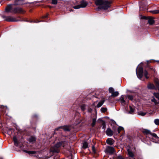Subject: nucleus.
Instances as JSON below:
<instances>
[{"label": "nucleus", "mask_w": 159, "mask_h": 159, "mask_svg": "<svg viewBox=\"0 0 159 159\" xmlns=\"http://www.w3.org/2000/svg\"><path fill=\"white\" fill-rule=\"evenodd\" d=\"M111 2L104 0H96L95 3L97 6H100L101 7L105 9H107L110 7Z\"/></svg>", "instance_id": "1"}, {"label": "nucleus", "mask_w": 159, "mask_h": 159, "mask_svg": "<svg viewBox=\"0 0 159 159\" xmlns=\"http://www.w3.org/2000/svg\"><path fill=\"white\" fill-rule=\"evenodd\" d=\"M136 72L138 77L140 79H141L142 77L143 73L146 78L148 79V77L147 76L148 72L146 70H144L143 71V68L142 67H139L138 70L137 69Z\"/></svg>", "instance_id": "2"}, {"label": "nucleus", "mask_w": 159, "mask_h": 159, "mask_svg": "<svg viewBox=\"0 0 159 159\" xmlns=\"http://www.w3.org/2000/svg\"><path fill=\"white\" fill-rule=\"evenodd\" d=\"M62 144L61 143L59 142L54 146H52L50 149V151L52 152H58L59 151V148Z\"/></svg>", "instance_id": "3"}, {"label": "nucleus", "mask_w": 159, "mask_h": 159, "mask_svg": "<svg viewBox=\"0 0 159 159\" xmlns=\"http://www.w3.org/2000/svg\"><path fill=\"white\" fill-rule=\"evenodd\" d=\"M88 3L87 2L82 0L80 2V4L73 7V8L75 9H78L80 8H84L86 7L88 5Z\"/></svg>", "instance_id": "4"}, {"label": "nucleus", "mask_w": 159, "mask_h": 159, "mask_svg": "<svg viewBox=\"0 0 159 159\" xmlns=\"http://www.w3.org/2000/svg\"><path fill=\"white\" fill-rule=\"evenodd\" d=\"M105 152L106 153H109L110 155H112L115 152L114 148L112 147L107 146L105 150Z\"/></svg>", "instance_id": "5"}, {"label": "nucleus", "mask_w": 159, "mask_h": 159, "mask_svg": "<svg viewBox=\"0 0 159 159\" xmlns=\"http://www.w3.org/2000/svg\"><path fill=\"white\" fill-rule=\"evenodd\" d=\"M106 134L108 136H112L113 134V131L110 128H108L106 131Z\"/></svg>", "instance_id": "6"}, {"label": "nucleus", "mask_w": 159, "mask_h": 159, "mask_svg": "<svg viewBox=\"0 0 159 159\" xmlns=\"http://www.w3.org/2000/svg\"><path fill=\"white\" fill-rule=\"evenodd\" d=\"M127 151L129 156L130 157V159H135L134 157V155L133 153L129 149L127 150Z\"/></svg>", "instance_id": "7"}, {"label": "nucleus", "mask_w": 159, "mask_h": 159, "mask_svg": "<svg viewBox=\"0 0 159 159\" xmlns=\"http://www.w3.org/2000/svg\"><path fill=\"white\" fill-rule=\"evenodd\" d=\"M147 87L149 89H156V87L154 84L150 83L148 84Z\"/></svg>", "instance_id": "8"}, {"label": "nucleus", "mask_w": 159, "mask_h": 159, "mask_svg": "<svg viewBox=\"0 0 159 159\" xmlns=\"http://www.w3.org/2000/svg\"><path fill=\"white\" fill-rule=\"evenodd\" d=\"M106 142L108 144L111 145L114 143V142L113 139L111 138H108L106 140Z\"/></svg>", "instance_id": "9"}, {"label": "nucleus", "mask_w": 159, "mask_h": 159, "mask_svg": "<svg viewBox=\"0 0 159 159\" xmlns=\"http://www.w3.org/2000/svg\"><path fill=\"white\" fill-rule=\"evenodd\" d=\"M5 20L8 21H15L14 19L12 17L10 16L6 17Z\"/></svg>", "instance_id": "10"}, {"label": "nucleus", "mask_w": 159, "mask_h": 159, "mask_svg": "<svg viewBox=\"0 0 159 159\" xmlns=\"http://www.w3.org/2000/svg\"><path fill=\"white\" fill-rule=\"evenodd\" d=\"M129 113L130 114H133V112H134L135 111V109L134 108V106H129Z\"/></svg>", "instance_id": "11"}, {"label": "nucleus", "mask_w": 159, "mask_h": 159, "mask_svg": "<svg viewBox=\"0 0 159 159\" xmlns=\"http://www.w3.org/2000/svg\"><path fill=\"white\" fill-rule=\"evenodd\" d=\"M120 101L121 103L123 104H126V102L124 99V96L122 95L120 98Z\"/></svg>", "instance_id": "12"}, {"label": "nucleus", "mask_w": 159, "mask_h": 159, "mask_svg": "<svg viewBox=\"0 0 159 159\" xmlns=\"http://www.w3.org/2000/svg\"><path fill=\"white\" fill-rule=\"evenodd\" d=\"M60 128H61L63 130H65V131H69L70 130L69 127H68L67 126H64V127H61L60 128H57L56 129L58 130V129H59Z\"/></svg>", "instance_id": "13"}, {"label": "nucleus", "mask_w": 159, "mask_h": 159, "mask_svg": "<svg viewBox=\"0 0 159 159\" xmlns=\"http://www.w3.org/2000/svg\"><path fill=\"white\" fill-rule=\"evenodd\" d=\"M148 20V23L150 25H152L154 23V20L151 17H149Z\"/></svg>", "instance_id": "14"}, {"label": "nucleus", "mask_w": 159, "mask_h": 159, "mask_svg": "<svg viewBox=\"0 0 159 159\" xmlns=\"http://www.w3.org/2000/svg\"><path fill=\"white\" fill-rule=\"evenodd\" d=\"M36 140V139L34 137H31L29 139V142L31 143H34L35 142Z\"/></svg>", "instance_id": "15"}, {"label": "nucleus", "mask_w": 159, "mask_h": 159, "mask_svg": "<svg viewBox=\"0 0 159 159\" xmlns=\"http://www.w3.org/2000/svg\"><path fill=\"white\" fill-rule=\"evenodd\" d=\"M13 141H14V145L16 146H17L18 144L17 139L16 137L15 136L13 137Z\"/></svg>", "instance_id": "16"}, {"label": "nucleus", "mask_w": 159, "mask_h": 159, "mask_svg": "<svg viewBox=\"0 0 159 159\" xmlns=\"http://www.w3.org/2000/svg\"><path fill=\"white\" fill-rule=\"evenodd\" d=\"M151 135L155 139H157L158 141H159V137L157 136L156 134L151 133Z\"/></svg>", "instance_id": "17"}, {"label": "nucleus", "mask_w": 159, "mask_h": 159, "mask_svg": "<svg viewBox=\"0 0 159 159\" xmlns=\"http://www.w3.org/2000/svg\"><path fill=\"white\" fill-rule=\"evenodd\" d=\"M143 133L146 134H150L151 135V131L148 129H144L143 131Z\"/></svg>", "instance_id": "18"}, {"label": "nucleus", "mask_w": 159, "mask_h": 159, "mask_svg": "<svg viewBox=\"0 0 159 159\" xmlns=\"http://www.w3.org/2000/svg\"><path fill=\"white\" fill-rule=\"evenodd\" d=\"M88 144L86 142H84L83 143V148L85 149L88 147Z\"/></svg>", "instance_id": "19"}, {"label": "nucleus", "mask_w": 159, "mask_h": 159, "mask_svg": "<svg viewBox=\"0 0 159 159\" xmlns=\"http://www.w3.org/2000/svg\"><path fill=\"white\" fill-rule=\"evenodd\" d=\"M11 9V5H8L6 8V11L7 12H9Z\"/></svg>", "instance_id": "20"}, {"label": "nucleus", "mask_w": 159, "mask_h": 159, "mask_svg": "<svg viewBox=\"0 0 159 159\" xmlns=\"http://www.w3.org/2000/svg\"><path fill=\"white\" fill-rule=\"evenodd\" d=\"M104 101L99 102H98V104L97 105V107H101L103 105V104L104 103Z\"/></svg>", "instance_id": "21"}, {"label": "nucleus", "mask_w": 159, "mask_h": 159, "mask_svg": "<svg viewBox=\"0 0 159 159\" xmlns=\"http://www.w3.org/2000/svg\"><path fill=\"white\" fill-rule=\"evenodd\" d=\"M119 93L117 91L114 92L111 94V96L113 97H116L118 96Z\"/></svg>", "instance_id": "22"}, {"label": "nucleus", "mask_w": 159, "mask_h": 159, "mask_svg": "<svg viewBox=\"0 0 159 159\" xmlns=\"http://www.w3.org/2000/svg\"><path fill=\"white\" fill-rule=\"evenodd\" d=\"M156 89H158L159 90V82L156 81L155 82Z\"/></svg>", "instance_id": "23"}, {"label": "nucleus", "mask_w": 159, "mask_h": 159, "mask_svg": "<svg viewBox=\"0 0 159 159\" xmlns=\"http://www.w3.org/2000/svg\"><path fill=\"white\" fill-rule=\"evenodd\" d=\"M154 96L157 98L159 100V93H153Z\"/></svg>", "instance_id": "24"}, {"label": "nucleus", "mask_w": 159, "mask_h": 159, "mask_svg": "<svg viewBox=\"0 0 159 159\" xmlns=\"http://www.w3.org/2000/svg\"><path fill=\"white\" fill-rule=\"evenodd\" d=\"M146 112H144L142 111H140L138 113L139 115L143 116L146 114Z\"/></svg>", "instance_id": "25"}, {"label": "nucleus", "mask_w": 159, "mask_h": 159, "mask_svg": "<svg viewBox=\"0 0 159 159\" xmlns=\"http://www.w3.org/2000/svg\"><path fill=\"white\" fill-rule=\"evenodd\" d=\"M150 12H151L153 14H156L159 13V10H154L150 11Z\"/></svg>", "instance_id": "26"}, {"label": "nucleus", "mask_w": 159, "mask_h": 159, "mask_svg": "<svg viewBox=\"0 0 159 159\" xmlns=\"http://www.w3.org/2000/svg\"><path fill=\"white\" fill-rule=\"evenodd\" d=\"M109 91L110 93H112L114 92V89L112 87L110 88L109 89Z\"/></svg>", "instance_id": "27"}, {"label": "nucleus", "mask_w": 159, "mask_h": 159, "mask_svg": "<svg viewBox=\"0 0 159 159\" xmlns=\"http://www.w3.org/2000/svg\"><path fill=\"white\" fill-rule=\"evenodd\" d=\"M125 96L127 98H128L129 100H132L133 99V97L131 95H126Z\"/></svg>", "instance_id": "28"}, {"label": "nucleus", "mask_w": 159, "mask_h": 159, "mask_svg": "<svg viewBox=\"0 0 159 159\" xmlns=\"http://www.w3.org/2000/svg\"><path fill=\"white\" fill-rule=\"evenodd\" d=\"M101 111L102 112H105L107 111V108L105 107H102L101 108Z\"/></svg>", "instance_id": "29"}, {"label": "nucleus", "mask_w": 159, "mask_h": 159, "mask_svg": "<svg viewBox=\"0 0 159 159\" xmlns=\"http://www.w3.org/2000/svg\"><path fill=\"white\" fill-rule=\"evenodd\" d=\"M154 123L157 125H159V119H156L154 120Z\"/></svg>", "instance_id": "30"}, {"label": "nucleus", "mask_w": 159, "mask_h": 159, "mask_svg": "<svg viewBox=\"0 0 159 159\" xmlns=\"http://www.w3.org/2000/svg\"><path fill=\"white\" fill-rule=\"evenodd\" d=\"M96 122V119H93V122L92 123V126H94L95 125Z\"/></svg>", "instance_id": "31"}, {"label": "nucleus", "mask_w": 159, "mask_h": 159, "mask_svg": "<svg viewBox=\"0 0 159 159\" xmlns=\"http://www.w3.org/2000/svg\"><path fill=\"white\" fill-rule=\"evenodd\" d=\"M57 0H52V3L53 4L56 5L57 4Z\"/></svg>", "instance_id": "32"}, {"label": "nucleus", "mask_w": 159, "mask_h": 159, "mask_svg": "<svg viewBox=\"0 0 159 159\" xmlns=\"http://www.w3.org/2000/svg\"><path fill=\"white\" fill-rule=\"evenodd\" d=\"M151 101L152 102H154L156 104L157 103V100L154 97H153V98L151 100Z\"/></svg>", "instance_id": "33"}, {"label": "nucleus", "mask_w": 159, "mask_h": 159, "mask_svg": "<svg viewBox=\"0 0 159 159\" xmlns=\"http://www.w3.org/2000/svg\"><path fill=\"white\" fill-rule=\"evenodd\" d=\"M123 128L122 127H119L118 128V133H120V131L123 129Z\"/></svg>", "instance_id": "34"}, {"label": "nucleus", "mask_w": 159, "mask_h": 159, "mask_svg": "<svg viewBox=\"0 0 159 159\" xmlns=\"http://www.w3.org/2000/svg\"><path fill=\"white\" fill-rule=\"evenodd\" d=\"M92 149L93 152L94 153H96V150H95V147L94 146H92Z\"/></svg>", "instance_id": "35"}, {"label": "nucleus", "mask_w": 159, "mask_h": 159, "mask_svg": "<svg viewBox=\"0 0 159 159\" xmlns=\"http://www.w3.org/2000/svg\"><path fill=\"white\" fill-rule=\"evenodd\" d=\"M102 128L103 129H105L106 127V125L104 123H103L102 124Z\"/></svg>", "instance_id": "36"}, {"label": "nucleus", "mask_w": 159, "mask_h": 159, "mask_svg": "<svg viewBox=\"0 0 159 159\" xmlns=\"http://www.w3.org/2000/svg\"><path fill=\"white\" fill-rule=\"evenodd\" d=\"M85 106L84 105H83L81 106V108L82 111H83L85 109Z\"/></svg>", "instance_id": "37"}, {"label": "nucleus", "mask_w": 159, "mask_h": 159, "mask_svg": "<svg viewBox=\"0 0 159 159\" xmlns=\"http://www.w3.org/2000/svg\"><path fill=\"white\" fill-rule=\"evenodd\" d=\"M148 17L146 16H143L141 17V18L143 19H148Z\"/></svg>", "instance_id": "38"}, {"label": "nucleus", "mask_w": 159, "mask_h": 159, "mask_svg": "<svg viewBox=\"0 0 159 159\" xmlns=\"http://www.w3.org/2000/svg\"><path fill=\"white\" fill-rule=\"evenodd\" d=\"M118 159H124L121 157L120 156L118 157Z\"/></svg>", "instance_id": "39"}, {"label": "nucleus", "mask_w": 159, "mask_h": 159, "mask_svg": "<svg viewBox=\"0 0 159 159\" xmlns=\"http://www.w3.org/2000/svg\"><path fill=\"white\" fill-rule=\"evenodd\" d=\"M17 8H15L14 9V12L15 13L16 12H17Z\"/></svg>", "instance_id": "40"}, {"label": "nucleus", "mask_w": 159, "mask_h": 159, "mask_svg": "<svg viewBox=\"0 0 159 159\" xmlns=\"http://www.w3.org/2000/svg\"><path fill=\"white\" fill-rule=\"evenodd\" d=\"M30 152V154H34L35 153V152H33V151H32V152Z\"/></svg>", "instance_id": "41"}, {"label": "nucleus", "mask_w": 159, "mask_h": 159, "mask_svg": "<svg viewBox=\"0 0 159 159\" xmlns=\"http://www.w3.org/2000/svg\"><path fill=\"white\" fill-rule=\"evenodd\" d=\"M48 16V15H47L43 16V18H46Z\"/></svg>", "instance_id": "42"}, {"label": "nucleus", "mask_w": 159, "mask_h": 159, "mask_svg": "<svg viewBox=\"0 0 159 159\" xmlns=\"http://www.w3.org/2000/svg\"><path fill=\"white\" fill-rule=\"evenodd\" d=\"M73 11L72 10H70V11Z\"/></svg>", "instance_id": "43"}, {"label": "nucleus", "mask_w": 159, "mask_h": 159, "mask_svg": "<svg viewBox=\"0 0 159 159\" xmlns=\"http://www.w3.org/2000/svg\"><path fill=\"white\" fill-rule=\"evenodd\" d=\"M61 142V143L62 144V143H63V142H62V143ZM62 145V144L61 145Z\"/></svg>", "instance_id": "44"}]
</instances>
